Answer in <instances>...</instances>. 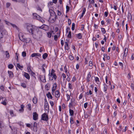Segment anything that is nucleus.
Listing matches in <instances>:
<instances>
[{
	"mask_svg": "<svg viewBox=\"0 0 134 134\" xmlns=\"http://www.w3.org/2000/svg\"><path fill=\"white\" fill-rule=\"evenodd\" d=\"M41 55L40 54L38 53H33L31 55V57H33L36 56H40Z\"/></svg>",
	"mask_w": 134,
	"mask_h": 134,
	"instance_id": "nucleus-11",
	"label": "nucleus"
},
{
	"mask_svg": "<svg viewBox=\"0 0 134 134\" xmlns=\"http://www.w3.org/2000/svg\"><path fill=\"white\" fill-rule=\"evenodd\" d=\"M41 119L43 120L47 121L48 120V116L46 113H44L43 114L42 116Z\"/></svg>",
	"mask_w": 134,
	"mask_h": 134,
	"instance_id": "nucleus-3",
	"label": "nucleus"
},
{
	"mask_svg": "<svg viewBox=\"0 0 134 134\" xmlns=\"http://www.w3.org/2000/svg\"><path fill=\"white\" fill-rule=\"evenodd\" d=\"M77 37L79 39H81L82 38V36L81 33H79L76 35Z\"/></svg>",
	"mask_w": 134,
	"mask_h": 134,
	"instance_id": "nucleus-20",
	"label": "nucleus"
},
{
	"mask_svg": "<svg viewBox=\"0 0 134 134\" xmlns=\"http://www.w3.org/2000/svg\"><path fill=\"white\" fill-rule=\"evenodd\" d=\"M0 89L2 91H4V88L3 86H1L0 87Z\"/></svg>",
	"mask_w": 134,
	"mask_h": 134,
	"instance_id": "nucleus-47",
	"label": "nucleus"
},
{
	"mask_svg": "<svg viewBox=\"0 0 134 134\" xmlns=\"http://www.w3.org/2000/svg\"><path fill=\"white\" fill-rule=\"evenodd\" d=\"M50 86V84L49 83H47V84L45 86V88L47 90H48L49 89V88H48V86Z\"/></svg>",
	"mask_w": 134,
	"mask_h": 134,
	"instance_id": "nucleus-23",
	"label": "nucleus"
},
{
	"mask_svg": "<svg viewBox=\"0 0 134 134\" xmlns=\"http://www.w3.org/2000/svg\"><path fill=\"white\" fill-rule=\"evenodd\" d=\"M95 81L96 82L99 81V79L97 77H96L95 78Z\"/></svg>",
	"mask_w": 134,
	"mask_h": 134,
	"instance_id": "nucleus-51",
	"label": "nucleus"
},
{
	"mask_svg": "<svg viewBox=\"0 0 134 134\" xmlns=\"http://www.w3.org/2000/svg\"><path fill=\"white\" fill-rule=\"evenodd\" d=\"M47 56L48 54L46 53H44L43 55V59H45L47 57Z\"/></svg>",
	"mask_w": 134,
	"mask_h": 134,
	"instance_id": "nucleus-21",
	"label": "nucleus"
},
{
	"mask_svg": "<svg viewBox=\"0 0 134 134\" xmlns=\"http://www.w3.org/2000/svg\"><path fill=\"white\" fill-rule=\"evenodd\" d=\"M86 8H84L83 9V10L82 13L80 17V18H81L83 16V15L86 12Z\"/></svg>",
	"mask_w": 134,
	"mask_h": 134,
	"instance_id": "nucleus-17",
	"label": "nucleus"
},
{
	"mask_svg": "<svg viewBox=\"0 0 134 134\" xmlns=\"http://www.w3.org/2000/svg\"><path fill=\"white\" fill-rule=\"evenodd\" d=\"M49 12L51 16H54H54H55V15H56L55 13L51 9H49Z\"/></svg>",
	"mask_w": 134,
	"mask_h": 134,
	"instance_id": "nucleus-7",
	"label": "nucleus"
},
{
	"mask_svg": "<svg viewBox=\"0 0 134 134\" xmlns=\"http://www.w3.org/2000/svg\"><path fill=\"white\" fill-rule=\"evenodd\" d=\"M27 70L28 72H30L32 71L30 69V66H28L27 68Z\"/></svg>",
	"mask_w": 134,
	"mask_h": 134,
	"instance_id": "nucleus-43",
	"label": "nucleus"
},
{
	"mask_svg": "<svg viewBox=\"0 0 134 134\" xmlns=\"http://www.w3.org/2000/svg\"><path fill=\"white\" fill-rule=\"evenodd\" d=\"M24 106L23 105H21V109H20L19 110V111H20L21 110L23 111L24 110L23 108L24 107Z\"/></svg>",
	"mask_w": 134,
	"mask_h": 134,
	"instance_id": "nucleus-45",
	"label": "nucleus"
},
{
	"mask_svg": "<svg viewBox=\"0 0 134 134\" xmlns=\"http://www.w3.org/2000/svg\"><path fill=\"white\" fill-rule=\"evenodd\" d=\"M75 24L74 23H73L72 24L71 29L72 30H74L75 29Z\"/></svg>",
	"mask_w": 134,
	"mask_h": 134,
	"instance_id": "nucleus-31",
	"label": "nucleus"
},
{
	"mask_svg": "<svg viewBox=\"0 0 134 134\" xmlns=\"http://www.w3.org/2000/svg\"><path fill=\"white\" fill-rule=\"evenodd\" d=\"M70 122L71 124H72L74 123L73 119L72 117L70 118Z\"/></svg>",
	"mask_w": 134,
	"mask_h": 134,
	"instance_id": "nucleus-32",
	"label": "nucleus"
},
{
	"mask_svg": "<svg viewBox=\"0 0 134 134\" xmlns=\"http://www.w3.org/2000/svg\"><path fill=\"white\" fill-rule=\"evenodd\" d=\"M44 108H48V109H49L48 105L47 102H45Z\"/></svg>",
	"mask_w": 134,
	"mask_h": 134,
	"instance_id": "nucleus-28",
	"label": "nucleus"
},
{
	"mask_svg": "<svg viewBox=\"0 0 134 134\" xmlns=\"http://www.w3.org/2000/svg\"><path fill=\"white\" fill-rule=\"evenodd\" d=\"M57 14L58 16H60L61 14V12L59 10H57Z\"/></svg>",
	"mask_w": 134,
	"mask_h": 134,
	"instance_id": "nucleus-49",
	"label": "nucleus"
},
{
	"mask_svg": "<svg viewBox=\"0 0 134 134\" xmlns=\"http://www.w3.org/2000/svg\"><path fill=\"white\" fill-rule=\"evenodd\" d=\"M89 1L91 4H94V0H92L91 1V0H89Z\"/></svg>",
	"mask_w": 134,
	"mask_h": 134,
	"instance_id": "nucleus-48",
	"label": "nucleus"
},
{
	"mask_svg": "<svg viewBox=\"0 0 134 134\" xmlns=\"http://www.w3.org/2000/svg\"><path fill=\"white\" fill-rule=\"evenodd\" d=\"M6 56L7 58H8L9 57V53L7 51L5 52Z\"/></svg>",
	"mask_w": 134,
	"mask_h": 134,
	"instance_id": "nucleus-39",
	"label": "nucleus"
},
{
	"mask_svg": "<svg viewBox=\"0 0 134 134\" xmlns=\"http://www.w3.org/2000/svg\"><path fill=\"white\" fill-rule=\"evenodd\" d=\"M26 28L27 31L32 35L34 33V29L33 26L31 24L27 25Z\"/></svg>",
	"mask_w": 134,
	"mask_h": 134,
	"instance_id": "nucleus-1",
	"label": "nucleus"
},
{
	"mask_svg": "<svg viewBox=\"0 0 134 134\" xmlns=\"http://www.w3.org/2000/svg\"><path fill=\"white\" fill-rule=\"evenodd\" d=\"M47 96L48 98L52 99L53 98L52 96L51 95L50 92H49L47 94Z\"/></svg>",
	"mask_w": 134,
	"mask_h": 134,
	"instance_id": "nucleus-16",
	"label": "nucleus"
},
{
	"mask_svg": "<svg viewBox=\"0 0 134 134\" xmlns=\"http://www.w3.org/2000/svg\"><path fill=\"white\" fill-rule=\"evenodd\" d=\"M49 38H50L51 36V34L50 32H48L47 34Z\"/></svg>",
	"mask_w": 134,
	"mask_h": 134,
	"instance_id": "nucleus-58",
	"label": "nucleus"
},
{
	"mask_svg": "<svg viewBox=\"0 0 134 134\" xmlns=\"http://www.w3.org/2000/svg\"><path fill=\"white\" fill-rule=\"evenodd\" d=\"M17 66L19 69H21V68H23V66H21L19 64H17L16 65Z\"/></svg>",
	"mask_w": 134,
	"mask_h": 134,
	"instance_id": "nucleus-29",
	"label": "nucleus"
},
{
	"mask_svg": "<svg viewBox=\"0 0 134 134\" xmlns=\"http://www.w3.org/2000/svg\"><path fill=\"white\" fill-rule=\"evenodd\" d=\"M69 113L71 116H72L74 115V111L73 110L70 109Z\"/></svg>",
	"mask_w": 134,
	"mask_h": 134,
	"instance_id": "nucleus-25",
	"label": "nucleus"
},
{
	"mask_svg": "<svg viewBox=\"0 0 134 134\" xmlns=\"http://www.w3.org/2000/svg\"><path fill=\"white\" fill-rule=\"evenodd\" d=\"M37 33L39 37L41 36H42V32L38 29V30H37Z\"/></svg>",
	"mask_w": 134,
	"mask_h": 134,
	"instance_id": "nucleus-18",
	"label": "nucleus"
},
{
	"mask_svg": "<svg viewBox=\"0 0 134 134\" xmlns=\"http://www.w3.org/2000/svg\"><path fill=\"white\" fill-rule=\"evenodd\" d=\"M8 66L9 68L12 69L13 68V66L12 64H10L8 65Z\"/></svg>",
	"mask_w": 134,
	"mask_h": 134,
	"instance_id": "nucleus-34",
	"label": "nucleus"
},
{
	"mask_svg": "<svg viewBox=\"0 0 134 134\" xmlns=\"http://www.w3.org/2000/svg\"><path fill=\"white\" fill-rule=\"evenodd\" d=\"M27 108L30 110H31V105L30 104H29L27 105Z\"/></svg>",
	"mask_w": 134,
	"mask_h": 134,
	"instance_id": "nucleus-33",
	"label": "nucleus"
},
{
	"mask_svg": "<svg viewBox=\"0 0 134 134\" xmlns=\"http://www.w3.org/2000/svg\"><path fill=\"white\" fill-rule=\"evenodd\" d=\"M69 87L70 89H71L72 88V86L70 83H69Z\"/></svg>",
	"mask_w": 134,
	"mask_h": 134,
	"instance_id": "nucleus-60",
	"label": "nucleus"
},
{
	"mask_svg": "<svg viewBox=\"0 0 134 134\" xmlns=\"http://www.w3.org/2000/svg\"><path fill=\"white\" fill-rule=\"evenodd\" d=\"M119 65L120 66H121L122 68H123V64L122 63L120 62L119 63Z\"/></svg>",
	"mask_w": 134,
	"mask_h": 134,
	"instance_id": "nucleus-62",
	"label": "nucleus"
},
{
	"mask_svg": "<svg viewBox=\"0 0 134 134\" xmlns=\"http://www.w3.org/2000/svg\"><path fill=\"white\" fill-rule=\"evenodd\" d=\"M4 21L5 23L7 25H11V23H10V22H9L8 21H7L6 20H4Z\"/></svg>",
	"mask_w": 134,
	"mask_h": 134,
	"instance_id": "nucleus-46",
	"label": "nucleus"
},
{
	"mask_svg": "<svg viewBox=\"0 0 134 134\" xmlns=\"http://www.w3.org/2000/svg\"><path fill=\"white\" fill-rule=\"evenodd\" d=\"M91 76V73L90 72L88 73L87 75V77L86 80L87 82H89L90 81V79Z\"/></svg>",
	"mask_w": 134,
	"mask_h": 134,
	"instance_id": "nucleus-9",
	"label": "nucleus"
},
{
	"mask_svg": "<svg viewBox=\"0 0 134 134\" xmlns=\"http://www.w3.org/2000/svg\"><path fill=\"white\" fill-rule=\"evenodd\" d=\"M31 75L32 76H33L34 77H35V73L34 72H33L32 71H31Z\"/></svg>",
	"mask_w": 134,
	"mask_h": 134,
	"instance_id": "nucleus-56",
	"label": "nucleus"
},
{
	"mask_svg": "<svg viewBox=\"0 0 134 134\" xmlns=\"http://www.w3.org/2000/svg\"><path fill=\"white\" fill-rule=\"evenodd\" d=\"M68 24L69 25H70L71 23V20L69 19L68 20Z\"/></svg>",
	"mask_w": 134,
	"mask_h": 134,
	"instance_id": "nucleus-53",
	"label": "nucleus"
},
{
	"mask_svg": "<svg viewBox=\"0 0 134 134\" xmlns=\"http://www.w3.org/2000/svg\"><path fill=\"white\" fill-rule=\"evenodd\" d=\"M52 76L53 77L52 79H51V80H53V78H54L55 80H56V79L57 76L55 74H53V75Z\"/></svg>",
	"mask_w": 134,
	"mask_h": 134,
	"instance_id": "nucleus-35",
	"label": "nucleus"
},
{
	"mask_svg": "<svg viewBox=\"0 0 134 134\" xmlns=\"http://www.w3.org/2000/svg\"><path fill=\"white\" fill-rule=\"evenodd\" d=\"M37 123L36 122H35L34 124V127L36 128L37 127Z\"/></svg>",
	"mask_w": 134,
	"mask_h": 134,
	"instance_id": "nucleus-59",
	"label": "nucleus"
},
{
	"mask_svg": "<svg viewBox=\"0 0 134 134\" xmlns=\"http://www.w3.org/2000/svg\"><path fill=\"white\" fill-rule=\"evenodd\" d=\"M57 34V35H55L54 36V39L56 41L58 39V37H59L60 36V33Z\"/></svg>",
	"mask_w": 134,
	"mask_h": 134,
	"instance_id": "nucleus-24",
	"label": "nucleus"
},
{
	"mask_svg": "<svg viewBox=\"0 0 134 134\" xmlns=\"http://www.w3.org/2000/svg\"><path fill=\"white\" fill-rule=\"evenodd\" d=\"M128 50L127 48H125L124 50V53L123 55V57L127 56L128 53Z\"/></svg>",
	"mask_w": 134,
	"mask_h": 134,
	"instance_id": "nucleus-10",
	"label": "nucleus"
},
{
	"mask_svg": "<svg viewBox=\"0 0 134 134\" xmlns=\"http://www.w3.org/2000/svg\"><path fill=\"white\" fill-rule=\"evenodd\" d=\"M1 103L5 105H6L7 104L6 102L4 101L2 102Z\"/></svg>",
	"mask_w": 134,
	"mask_h": 134,
	"instance_id": "nucleus-64",
	"label": "nucleus"
},
{
	"mask_svg": "<svg viewBox=\"0 0 134 134\" xmlns=\"http://www.w3.org/2000/svg\"><path fill=\"white\" fill-rule=\"evenodd\" d=\"M38 27L40 29H43L45 31L48 30L49 29V26L45 24H43L41 26Z\"/></svg>",
	"mask_w": 134,
	"mask_h": 134,
	"instance_id": "nucleus-4",
	"label": "nucleus"
},
{
	"mask_svg": "<svg viewBox=\"0 0 134 134\" xmlns=\"http://www.w3.org/2000/svg\"><path fill=\"white\" fill-rule=\"evenodd\" d=\"M19 38L20 40L23 41H25L26 40L25 37L24 35H22L21 36H19Z\"/></svg>",
	"mask_w": 134,
	"mask_h": 134,
	"instance_id": "nucleus-14",
	"label": "nucleus"
},
{
	"mask_svg": "<svg viewBox=\"0 0 134 134\" xmlns=\"http://www.w3.org/2000/svg\"><path fill=\"white\" fill-rule=\"evenodd\" d=\"M68 37L69 38H71V32L70 31L69 32L68 34Z\"/></svg>",
	"mask_w": 134,
	"mask_h": 134,
	"instance_id": "nucleus-36",
	"label": "nucleus"
},
{
	"mask_svg": "<svg viewBox=\"0 0 134 134\" xmlns=\"http://www.w3.org/2000/svg\"><path fill=\"white\" fill-rule=\"evenodd\" d=\"M66 13H68L69 10V7L68 6L66 5Z\"/></svg>",
	"mask_w": 134,
	"mask_h": 134,
	"instance_id": "nucleus-41",
	"label": "nucleus"
},
{
	"mask_svg": "<svg viewBox=\"0 0 134 134\" xmlns=\"http://www.w3.org/2000/svg\"><path fill=\"white\" fill-rule=\"evenodd\" d=\"M57 87V85L55 83H54L53 84V87L52 89V93L53 94L54 91L56 89Z\"/></svg>",
	"mask_w": 134,
	"mask_h": 134,
	"instance_id": "nucleus-6",
	"label": "nucleus"
},
{
	"mask_svg": "<svg viewBox=\"0 0 134 134\" xmlns=\"http://www.w3.org/2000/svg\"><path fill=\"white\" fill-rule=\"evenodd\" d=\"M33 102L34 104H36L37 103V99H36V97H34L33 99Z\"/></svg>",
	"mask_w": 134,
	"mask_h": 134,
	"instance_id": "nucleus-27",
	"label": "nucleus"
},
{
	"mask_svg": "<svg viewBox=\"0 0 134 134\" xmlns=\"http://www.w3.org/2000/svg\"><path fill=\"white\" fill-rule=\"evenodd\" d=\"M10 5V3L8 2L6 4V7L7 8H8L9 7Z\"/></svg>",
	"mask_w": 134,
	"mask_h": 134,
	"instance_id": "nucleus-37",
	"label": "nucleus"
},
{
	"mask_svg": "<svg viewBox=\"0 0 134 134\" xmlns=\"http://www.w3.org/2000/svg\"><path fill=\"white\" fill-rule=\"evenodd\" d=\"M67 101H69L70 99V97L69 95L67 94Z\"/></svg>",
	"mask_w": 134,
	"mask_h": 134,
	"instance_id": "nucleus-55",
	"label": "nucleus"
},
{
	"mask_svg": "<svg viewBox=\"0 0 134 134\" xmlns=\"http://www.w3.org/2000/svg\"><path fill=\"white\" fill-rule=\"evenodd\" d=\"M24 76L27 79L29 80L30 79L29 75L27 73L25 72L24 74Z\"/></svg>",
	"mask_w": 134,
	"mask_h": 134,
	"instance_id": "nucleus-13",
	"label": "nucleus"
},
{
	"mask_svg": "<svg viewBox=\"0 0 134 134\" xmlns=\"http://www.w3.org/2000/svg\"><path fill=\"white\" fill-rule=\"evenodd\" d=\"M101 30L102 32L103 33V34H105L106 32V31L104 28L101 27Z\"/></svg>",
	"mask_w": 134,
	"mask_h": 134,
	"instance_id": "nucleus-30",
	"label": "nucleus"
},
{
	"mask_svg": "<svg viewBox=\"0 0 134 134\" xmlns=\"http://www.w3.org/2000/svg\"><path fill=\"white\" fill-rule=\"evenodd\" d=\"M11 25L14 27H15L16 29H17L18 27L15 24H13L12 23L11 24Z\"/></svg>",
	"mask_w": 134,
	"mask_h": 134,
	"instance_id": "nucleus-44",
	"label": "nucleus"
},
{
	"mask_svg": "<svg viewBox=\"0 0 134 134\" xmlns=\"http://www.w3.org/2000/svg\"><path fill=\"white\" fill-rule=\"evenodd\" d=\"M33 15L34 17H35V18H36L37 19L40 21L42 23H43L45 22V21L43 19L40 17L39 15H37L36 14H33Z\"/></svg>",
	"mask_w": 134,
	"mask_h": 134,
	"instance_id": "nucleus-2",
	"label": "nucleus"
},
{
	"mask_svg": "<svg viewBox=\"0 0 134 134\" xmlns=\"http://www.w3.org/2000/svg\"><path fill=\"white\" fill-rule=\"evenodd\" d=\"M69 59L71 60H72L74 59V57L71 55H70L69 56Z\"/></svg>",
	"mask_w": 134,
	"mask_h": 134,
	"instance_id": "nucleus-42",
	"label": "nucleus"
},
{
	"mask_svg": "<svg viewBox=\"0 0 134 134\" xmlns=\"http://www.w3.org/2000/svg\"><path fill=\"white\" fill-rule=\"evenodd\" d=\"M39 78L40 79V80L42 81V78H43V76H41V75H40L39 76Z\"/></svg>",
	"mask_w": 134,
	"mask_h": 134,
	"instance_id": "nucleus-63",
	"label": "nucleus"
},
{
	"mask_svg": "<svg viewBox=\"0 0 134 134\" xmlns=\"http://www.w3.org/2000/svg\"><path fill=\"white\" fill-rule=\"evenodd\" d=\"M55 96L57 98H59L60 96V92L58 90L56 91L55 92Z\"/></svg>",
	"mask_w": 134,
	"mask_h": 134,
	"instance_id": "nucleus-8",
	"label": "nucleus"
},
{
	"mask_svg": "<svg viewBox=\"0 0 134 134\" xmlns=\"http://www.w3.org/2000/svg\"><path fill=\"white\" fill-rule=\"evenodd\" d=\"M33 119L34 120H36L38 118V115L36 112L33 113Z\"/></svg>",
	"mask_w": 134,
	"mask_h": 134,
	"instance_id": "nucleus-5",
	"label": "nucleus"
},
{
	"mask_svg": "<svg viewBox=\"0 0 134 134\" xmlns=\"http://www.w3.org/2000/svg\"><path fill=\"white\" fill-rule=\"evenodd\" d=\"M103 85L104 86V91L105 92H106L107 90V85H106L105 84H104Z\"/></svg>",
	"mask_w": 134,
	"mask_h": 134,
	"instance_id": "nucleus-26",
	"label": "nucleus"
},
{
	"mask_svg": "<svg viewBox=\"0 0 134 134\" xmlns=\"http://www.w3.org/2000/svg\"><path fill=\"white\" fill-rule=\"evenodd\" d=\"M10 114L12 116H13L14 115V113L13 111L12 110H10Z\"/></svg>",
	"mask_w": 134,
	"mask_h": 134,
	"instance_id": "nucleus-50",
	"label": "nucleus"
},
{
	"mask_svg": "<svg viewBox=\"0 0 134 134\" xmlns=\"http://www.w3.org/2000/svg\"><path fill=\"white\" fill-rule=\"evenodd\" d=\"M22 56L23 57H25L26 56V53L25 52H23L22 53Z\"/></svg>",
	"mask_w": 134,
	"mask_h": 134,
	"instance_id": "nucleus-38",
	"label": "nucleus"
},
{
	"mask_svg": "<svg viewBox=\"0 0 134 134\" xmlns=\"http://www.w3.org/2000/svg\"><path fill=\"white\" fill-rule=\"evenodd\" d=\"M50 103L52 107H53L54 104L53 102V101H50Z\"/></svg>",
	"mask_w": 134,
	"mask_h": 134,
	"instance_id": "nucleus-54",
	"label": "nucleus"
},
{
	"mask_svg": "<svg viewBox=\"0 0 134 134\" xmlns=\"http://www.w3.org/2000/svg\"><path fill=\"white\" fill-rule=\"evenodd\" d=\"M103 134H107V130L104 129L103 131Z\"/></svg>",
	"mask_w": 134,
	"mask_h": 134,
	"instance_id": "nucleus-61",
	"label": "nucleus"
},
{
	"mask_svg": "<svg viewBox=\"0 0 134 134\" xmlns=\"http://www.w3.org/2000/svg\"><path fill=\"white\" fill-rule=\"evenodd\" d=\"M57 15H55V17L54 18H52L51 17L50 18V19H51V22L52 23H53L55 20L56 19H57Z\"/></svg>",
	"mask_w": 134,
	"mask_h": 134,
	"instance_id": "nucleus-12",
	"label": "nucleus"
},
{
	"mask_svg": "<svg viewBox=\"0 0 134 134\" xmlns=\"http://www.w3.org/2000/svg\"><path fill=\"white\" fill-rule=\"evenodd\" d=\"M46 66V65L45 64H43L42 65V71L44 72V73H45V69L44 68V67H45Z\"/></svg>",
	"mask_w": 134,
	"mask_h": 134,
	"instance_id": "nucleus-22",
	"label": "nucleus"
},
{
	"mask_svg": "<svg viewBox=\"0 0 134 134\" xmlns=\"http://www.w3.org/2000/svg\"><path fill=\"white\" fill-rule=\"evenodd\" d=\"M65 48L67 50H68L69 48V47L68 46V44L67 42H65Z\"/></svg>",
	"mask_w": 134,
	"mask_h": 134,
	"instance_id": "nucleus-15",
	"label": "nucleus"
},
{
	"mask_svg": "<svg viewBox=\"0 0 134 134\" xmlns=\"http://www.w3.org/2000/svg\"><path fill=\"white\" fill-rule=\"evenodd\" d=\"M8 73L9 75V76L10 78H12L13 77V72L11 71H8Z\"/></svg>",
	"mask_w": 134,
	"mask_h": 134,
	"instance_id": "nucleus-19",
	"label": "nucleus"
},
{
	"mask_svg": "<svg viewBox=\"0 0 134 134\" xmlns=\"http://www.w3.org/2000/svg\"><path fill=\"white\" fill-rule=\"evenodd\" d=\"M88 103H85L84 105V107L85 108H86L87 106Z\"/></svg>",
	"mask_w": 134,
	"mask_h": 134,
	"instance_id": "nucleus-52",
	"label": "nucleus"
},
{
	"mask_svg": "<svg viewBox=\"0 0 134 134\" xmlns=\"http://www.w3.org/2000/svg\"><path fill=\"white\" fill-rule=\"evenodd\" d=\"M21 85L24 88H26V85L25 83H21Z\"/></svg>",
	"mask_w": 134,
	"mask_h": 134,
	"instance_id": "nucleus-40",
	"label": "nucleus"
},
{
	"mask_svg": "<svg viewBox=\"0 0 134 134\" xmlns=\"http://www.w3.org/2000/svg\"><path fill=\"white\" fill-rule=\"evenodd\" d=\"M89 65L90 66H91L93 65L92 62L91 61H90L89 62Z\"/></svg>",
	"mask_w": 134,
	"mask_h": 134,
	"instance_id": "nucleus-57",
	"label": "nucleus"
}]
</instances>
